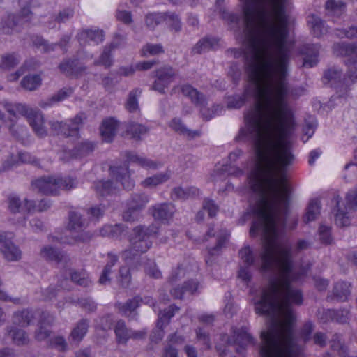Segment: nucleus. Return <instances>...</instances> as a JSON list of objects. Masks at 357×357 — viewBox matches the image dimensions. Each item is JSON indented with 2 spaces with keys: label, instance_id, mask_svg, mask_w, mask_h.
I'll return each instance as SVG.
<instances>
[{
  "label": "nucleus",
  "instance_id": "obj_51",
  "mask_svg": "<svg viewBox=\"0 0 357 357\" xmlns=\"http://www.w3.org/2000/svg\"><path fill=\"white\" fill-rule=\"evenodd\" d=\"M190 191H191V190H185L183 188H180V187L175 188L172 191V197L174 199L188 198L190 196Z\"/></svg>",
  "mask_w": 357,
  "mask_h": 357
},
{
  "label": "nucleus",
  "instance_id": "obj_44",
  "mask_svg": "<svg viewBox=\"0 0 357 357\" xmlns=\"http://www.w3.org/2000/svg\"><path fill=\"white\" fill-rule=\"evenodd\" d=\"M341 73L336 69H330L327 70L324 76V82L333 85L336 82L340 81Z\"/></svg>",
  "mask_w": 357,
  "mask_h": 357
},
{
  "label": "nucleus",
  "instance_id": "obj_36",
  "mask_svg": "<svg viewBox=\"0 0 357 357\" xmlns=\"http://www.w3.org/2000/svg\"><path fill=\"white\" fill-rule=\"evenodd\" d=\"M350 293V284L347 282H338L334 287V294L340 300H344Z\"/></svg>",
  "mask_w": 357,
  "mask_h": 357
},
{
  "label": "nucleus",
  "instance_id": "obj_19",
  "mask_svg": "<svg viewBox=\"0 0 357 357\" xmlns=\"http://www.w3.org/2000/svg\"><path fill=\"white\" fill-rule=\"evenodd\" d=\"M53 318L49 314H43L39 323V329L36 333V338L38 340H43L49 337L50 331L47 328L52 322Z\"/></svg>",
  "mask_w": 357,
  "mask_h": 357
},
{
  "label": "nucleus",
  "instance_id": "obj_37",
  "mask_svg": "<svg viewBox=\"0 0 357 357\" xmlns=\"http://www.w3.org/2000/svg\"><path fill=\"white\" fill-rule=\"evenodd\" d=\"M141 91L139 89H135L129 93V96L126 102V109L131 112H136L138 109L137 97L140 95Z\"/></svg>",
  "mask_w": 357,
  "mask_h": 357
},
{
  "label": "nucleus",
  "instance_id": "obj_38",
  "mask_svg": "<svg viewBox=\"0 0 357 357\" xmlns=\"http://www.w3.org/2000/svg\"><path fill=\"white\" fill-rule=\"evenodd\" d=\"M108 258L109 262L105 267L102 273L101 274L100 278L99 279V282L102 284H106V282L109 280L108 275L111 273L112 267L115 264L116 261V257L114 255L109 254Z\"/></svg>",
  "mask_w": 357,
  "mask_h": 357
},
{
  "label": "nucleus",
  "instance_id": "obj_13",
  "mask_svg": "<svg viewBox=\"0 0 357 357\" xmlns=\"http://www.w3.org/2000/svg\"><path fill=\"white\" fill-rule=\"evenodd\" d=\"M252 338L251 335L248 333L246 328H241L238 332H234V336L233 340H229L230 344H237L238 347L236 348L238 352L241 353V349H244L249 344H252Z\"/></svg>",
  "mask_w": 357,
  "mask_h": 357
},
{
  "label": "nucleus",
  "instance_id": "obj_15",
  "mask_svg": "<svg viewBox=\"0 0 357 357\" xmlns=\"http://www.w3.org/2000/svg\"><path fill=\"white\" fill-rule=\"evenodd\" d=\"M103 38L102 31L95 29L82 31L78 36V39L81 43L91 42L98 44L103 40Z\"/></svg>",
  "mask_w": 357,
  "mask_h": 357
},
{
  "label": "nucleus",
  "instance_id": "obj_3",
  "mask_svg": "<svg viewBox=\"0 0 357 357\" xmlns=\"http://www.w3.org/2000/svg\"><path fill=\"white\" fill-rule=\"evenodd\" d=\"M153 233V228L137 227L133 229L130 238L131 248L123 253L126 261H128L130 254L135 255L145 252L150 248L152 244L150 237Z\"/></svg>",
  "mask_w": 357,
  "mask_h": 357
},
{
  "label": "nucleus",
  "instance_id": "obj_10",
  "mask_svg": "<svg viewBox=\"0 0 357 357\" xmlns=\"http://www.w3.org/2000/svg\"><path fill=\"white\" fill-rule=\"evenodd\" d=\"M334 53L337 56H347L348 63H356L357 62V47L344 43L335 45Z\"/></svg>",
  "mask_w": 357,
  "mask_h": 357
},
{
  "label": "nucleus",
  "instance_id": "obj_20",
  "mask_svg": "<svg viewBox=\"0 0 357 357\" xmlns=\"http://www.w3.org/2000/svg\"><path fill=\"white\" fill-rule=\"evenodd\" d=\"M261 357H303L300 350H260Z\"/></svg>",
  "mask_w": 357,
  "mask_h": 357
},
{
  "label": "nucleus",
  "instance_id": "obj_40",
  "mask_svg": "<svg viewBox=\"0 0 357 357\" xmlns=\"http://www.w3.org/2000/svg\"><path fill=\"white\" fill-rule=\"evenodd\" d=\"M94 148V144L90 142H81L79 147L70 153L71 157L77 158L91 151Z\"/></svg>",
  "mask_w": 357,
  "mask_h": 357
},
{
  "label": "nucleus",
  "instance_id": "obj_55",
  "mask_svg": "<svg viewBox=\"0 0 357 357\" xmlns=\"http://www.w3.org/2000/svg\"><path fill=\"white\" fill-rule=\"evenodd\" d=\"M177 309L173 306H169L167 309L164 310V312L161 314V321L162 324L168 323L169 320L171 317H172L174 314L175 310Z\"/></svg>",
  "mask_w": 357,
  "mask_h": 357
},
{
  "label": "nucleus",
  "instance_id": "obj_21",
  "mask_svg": "<svg viewBox=\"0 0 357 357\" xmlns=\"http://www.w3.org/2000/svg\"><path fill=\"white\" fill-rule=\"evenodd\" d=\"M114 333L119 344H126L130 340V329L127 328L125 323L122 321H117Z\"/></svg>",
  "mask_w": 357,
  "mask_h": 357
},
{
  "label": "nucleus",
  "instance_id": "obj_24",
  "mask_svg": "<svg viewBox=\"0 0 357 357\" xmlns=\"http://www.w3.org/2000/svg\"><path fill=\"white\" fill-rule=\"evenodd\" d=\"M226 171H227V167L222 169L219 165H216L213 174H211V177L214 181L224 179L226 176ZM228 171L229 174L234 176H240L243 174V171L237 168L234 169V167H229Z\"/></svg>",
  "mask_w": 357,
  "mask_h": 357
},
{
  "label": "nucleus",
  "instance_id": "obj_49",
  "mask_svg": "<svg viewBox=\"0 0 357 357\" xmlns=\"http://www.w3.org/2000/svg\"><path fill=\"white\" fill-rule=\"evenodd\" d=\"M249 266H250L248 265L241 266L238 273V278L245 283H248L251 278V273Z\"/></svg>",
  "mask_w": 357,
  "mask_h": 357
},
{
  "label": "nucleus",
  "instance_id": "obj_54",
  "mask_svg": "<svg viewBox=\"0 0 357 357\" xmlns=\"http://www.w3.org/2000/svg\"><path fill=\"white\" fill-rule=\"evenodd\" d=\"M119 276L122 286L128 285L130 280L129 269L125 266L121 267L119 271Z\"/></svg>",
  "mask_w": 357,
  "mask_h": 357
},
{
  "label": "nucleus",
  "instance_id": "obj_59",
  "mask_svg": "<svg viewBox=\"0 0 357 357\" xmlns=\"http://www.w3.org/2000/svg\"><path fill=\"white\" fill-rule=\"evenodd\" d=\"M112 326V319L109 316L101 319L100 323L97 325V331L99 330H102V331H106L108 329L111 328Z\"/></svg>",
  "mask_w": 357,
  "mask_h": 357
},
{
  "label": "nucleus",
  "instance_id": "obj_17",
  "mask_svg": "<svg viewBox=\"0 0 357 357\" xmlns=\"http://www.w3.org/2000/svg\"><path fill=\"white\" fill-rule=\"evenodd\" d=\"M33 159L31 155L26 152H19L17 155L14 156L13 154L10 159L4 161L3 163V170H8L19 162H31Z\"/></svg>",
  "mask_w": 357,
  "mask_h": 357
},
{
  "label": "nucleus",
  "instance_id": "obj_31",
  "mask_svg": "<svg viewBox=\"0 0 357 357\" xmlns=\"http://www.w3.org/2000/svg\"><path fill=\"white\" fill-rule=\"evenodd\" d=\"M19 1H20V4L22 6H23L24 7L22 8L21 15H20L19 20H17V21H15L14 20H13V26H17V24L18 23L26 22L29 21V15L31 14V12L29 8L25 7V5L26 3L29 2V4L33 5V6L36 5V0H19Z\"/></svg>",
  "mask_w": 357,
  "mask_h": 357
},
{
  "label": "nucleus",
  "instance_id": "obj_64",
  "mask_svg": "<svg viewBox=\"0 0 357 357\" xmlns=\"http://www.w3.org/2000/svg\"><path fill=\"white\" fill-rule=\"evenodd\" d=\"M73 15V11L72 10H65L59 14L58 17H56V20L58 22H64L67 19L71 17Z\"/></svg>",
  "mask_w": 357,
  "mask_h": 357
},
{
  "label": "nucleus",
  "instance_id": "obj_50",
  "mask_svg": "<svg viewBox=\"0 0 357 357\" xmlns=\"http://www.w3.org/2000/svg\"><path fill=\"white\" fill-rule=\"evenodd\" d=\"M319 236L320 239L323 243L330 244L332 242L329 227L326 226H321L319 228Z\"/></svg>",
  "mask_w": 357,
  "mask_h": 357
},
{
  "label": "nucleus",
  "instance_id": "obj_63",
  "mask_svg": "<svg viewBox=\"0 0 357 357\" xmlns=\"http://www.w3.org/2000/svg\"><path fill=\"white\" fill-rule=\"evenodd\" d=\"M155 60L139 62L136 65V70H149L155 64Z\"/></svg>",
  "mask_w": 357,
  "mask_h": 357
},
{
  "label": "nucleus",
  "instance_id": "obj_25",
  "mask_svg": "<svg viewBox=\"0 0 357 357\" xmlns=\"http://www.w3.org/2000/svg\"><path fill=\"white\" fill-rule=\"evenodd\" d=\"M61 71L68 74L78 76L84 70L80 63L77 61H66L61 63L59 66Z\"/></svg>",
  "mask_w": 357,
  "mask_h": 357
},
{
  "label": "nucleus",
  "instance_id": "obj_29",
  "mask_svg": "<svg viewBox=\"0 0 357 357\" xmlns=\"http://www.w3.org/2000/svg\"><path fill=\"white\" fill-rule=\"evenodd\" d=\"M169 126L176 132L184 135L188 137H193L197 135V132H192L186 128L179 119L175 118L170 122Z\"/></svg>",
  "mask_w": 357,
  "mask_h": 357
},
{
  "label": "nucleus",
  "instance_id": "obj_8",
  "mask_svg": "<svg viewBox=\"0 0 357 357\" xmlns=\"http://www.w3.org/2000/svg\"><path fill=\"white\" fill-rule=\"evenodd\" d=\"M82 122V116L77 115L75 119L69 120L68 123L57 122L53 126L55 130L65 135L77 137V131Z\"/></svg>",
  "mask_w": 357,
  "mask_h": 357
},
{
  "label": "nucleus",
  "instance_id": "obj_18",
  "mask_svg": "<svg viewBox=\"0 0 357 357\" xmlns=\"http://www.w3.org/2000/svg\"><path fill=\"white\" fill-rule=\"evenodd\" d=\"M140 301L139 298L135 297L128 301L126 304H120L119 308L124 315L128 317L139 305ZM142 301L146 304L154 306V302L150 301L147 298H144Z\"/></svg>",
  "mask_w": 357,
  "mask_h": 357
},
{
  "label": "nucleus",
  "instance_id": "obj_14",
  "mask_svg": "<svg viewBox=\"0 0 357 357\" xmlns=\"http://www.w3.org/2000/svg\"><path fill=\"white\" fill-rule=\"evenodd\" d=\"M321 204L318 199H311L306 208V212L303 216V221L310 222L315 220L320 214Z\"/></svg>",
  "mask_w": 357,
  "mask_h": 357
},
{
  "label": "nucleus",
  "instance_id": "obj_46",
  "mask_svg": "<svg viewBox=\"0 0 357 357\" xmlns=\"http://www.w3.org/2000/svg\"><path fill=\"white\" fill-rule=\"evenodd\" d=\"M19 62L18 57L15 54H8L3 56L1 63V68L4 70H8L13 68Z\"/></svg>",
  "mask_w": 357,
  "mask_h": 357
},
{
  "label": "nucleus",
  "instance_id": "obj_27",
  "mask_svg": "<svg viewBox=\"0 0 357 357\" xmlns=\"http://www.w3.org/2000/svg\"><path fill=\"white\" fill-rule=\"evenodd\" d=\"M50 202L47 199H42L38 204H36L32 200H26V207L29 213L35 212H41L47 210L50 207Z\"/></svg>",
  "mask_w": 357,
  "mask_h": 357
},
{
  "label": "nucleus",
  "instance_id": "obj_22",
  "mask_svg": "<svg viewBox=\"0 0 357 357\" xmlns=\"http://www.w3.org/2000/svg\"><path fill=\"white\" fill-rule=\"evenodd\" d=\"M178 91H180L183 96L190 98L191 100L196 104L202 102V96L190 85H183L174 89L175 93Z\"/></svg>",
  "mask_w": 357,
  "mask_h": 357
},
{
  "label": "nucleus",
  "instance_id": "obj_35",
  "mask_svg": "<svg viewBox=\"0 0 357 357\" xmlns=\"http://www.w3.org/2000/svg\"><path fill=\"white\" fill-rule=\"evenodd\" d=\"M239 257L244 265L251 266L255 261V256L251 248L246 245L239 251Z\"/></svg>",
  "mask_w": 357,
  "mask_h": 357
},
{
  "label": "nucleus",
  "instance_id": "obj_41",
  "mask_svg": "<svg viewBox=\"0 0 357 357\" xmlns=\"http://www.w3.org/2000/svg\"><path fill=\"white\" fill-rule=\"evenodd\" d=\"M123 231V226L121 224L115 225H105L100 231V235L102 236H115L120 235Z\"/></svg>",
  "mask_w": 357,
  "mask_h": 357
},
{
  "label": "nucleus",
  "instance_id": "obj_43",
  "mask_svg": "<svg viewBox=\"0 0 357 357\" xmlns=\"http://www.w3.org/2000/svg\"><path fill=\"white\" fill-rule=\"evenodd\" d=\"M93 187L95 190L102 196L113 192V187L109 181L103 182L102 181H99L94 183Z\"/></svg>",
  "mask_w": 357,
  "mask_h": 357
},
{
  "label": "nucleus",
  "instance_id": "obj_48",
  "mask_svg": "<svg viewBox=\"0 0 357 357\" xmlns=\"http://www.w3.org/2000/svg\"><path fill=\"white\" fill-rule=\"evenodd\" d=\"M109 52L110 50L105 49L101 54L100 59L96 62V65H102L105 68L109 67L112 63Z\"/></svg>",
  "mask_w": 357,
  "mask_h": 357
},
{
  "label": "nucleus",
  "instance_id": "obj_26",
  "mask_svg": "<svg viewBox=\"0 0 357 357\" xmlns=\"http://www.w3.org/2000/svg\"><path fill=\"white\" fill-rule=\"evenodd\" d=\"M305 56L303 61V66L311 68L318 62V50L316 46H311L307 48L305 52Z\"/></svg>",
  "mask_w": 357,
  "mask_h": 357
},
{
  "label": "nucleus",
  "instance_id": "obj_56",
  "mask_svg": "<svg viewBox=\"0 0 357 357\" xmlns=\"http://www.w3.org/2000/svg\"><path fill=\"white\" fill-rule=\"evenodd\" d=\"M73 93L71 89H63L58 92V93L53 96L51 101L59 102L63 100L66 97Z\"/></svg>",
  "mask_w": 357,
  "mask_h": 357
},
{
  "label": "nucleus",
  "instance_id": "obj_5",
  "mask_svg": "<svg viewBox=\"0 0 357 357\" xmlns=\"http://www.w3.org/2000/svg\"><path fill=\"white\" fill-rule=\"evenodd\" d=\"M33 314L29 310L17 312L13 317V323L16 325L11 328L8 333L12 337L13 342L17 345H24L28 343L29 338L24 332L17 327H24L31 323V318Z\"/></svg>",
  "mask_w": 357,
  "mask_h": 357
},
{
  "label": "nucleus",
  "instance_id": "obj_12",
  "mask_svg": "<svg viewBox=\"0 0 357 357\" xmlns=\"http://www.w3.org/2000/svg\"><path fill=\"white\" fill-rule=\"evenodd\" d=\"M110 171L111 174L115 176L117 180H120L121 185L125 189L131 190L133 188L134 183L130 178V172L127 167H112Z\"/></svg>",
  "mask_w": 357,
  "mask_h": 357
},
{
  "label": "nucleus",
  "instance_id": "obj_60",
  "mask_svg": "<svg viewBox=\"0 0 357 357\" xmlns=\"http://www.w3.org/2000/svg\"><path fill=\"white\" fill-rule=\"evenodd\" d=\"M204 208L208 212L210 216H214L218 212V207L211 200H206Z\"/></svg>",
  "mask_w": 357,
  "mask_h": 357
},
{
  "label": "nucleus",
  "instance_id": "obj_39",
  "mask_svg": "<svg viewBox=\"0 0 357 357\" xmlns=\"http://www.w3.org/2000/svg\"><path fill=\"white\" fill-rule=\"evenodd\" d=\"M41 256L46 259L59 262L62 259V255L50 246L43 248L41 250Z\"/></svg>",
  "mask_w": 357,
  "mask_h": 357
},
{
  "label": "nucleus",
  "instance_id": "obj_61",
  "mask_svg": "<svg viewBox=\"0 0 357 357\" xmlns=\"http://www.w3.org/2000/svg\"><path fill=\"white\" fill-rule=\"evenodd\" d=\"M51 344L59 350H64L66 344L65 340L62 337H56L51 340Z\"/></svg>",
  "mask_w": 357,
  "mask_h": 357
},
{
  "label": "nucleus",
  "instance_id": "obj_53",
  "mask_svg": "<svg viewBox=\"0 0 357 357\" xmlns=\"http://www.w3.org/2000/svg\"><path fill=\"white\" fill-rule=\"evenodd\" d=\"M213 47V43L212 40L209 38H206V39H204V40L199 41L197 44V45L195 48V51H196L197 52H201L205 51L208 48Z\"/></svg>",
  "mask_w": 357,
  "mask_h": 357
},
{
  "label": "nucleus",
  "instance_id": "obj_57",
  "mask_svg": "<svg viewBox=\"0 0 357 357\" xmlns=\"http://www.w3.org/2000/svg\"><path fill=\"white\" fill-rule=\"evenodd\" d=\"M139 215V209L136 208H130L128 211H126L123 218L126 221H134L137 219Z\"/></svg>",
  "mask_w": 357,
  "mask_h": 357
},
{
  "label": "nucleus",
  "instance_id": "obj_42",
  "mask_svg": "<svg viewBox=\"0 0 357 357\" xmlns=\"http://www.w3.org/2000/svg\"><path fill=\"white\" fill-rule=\"evenodd\" d=\"M71 280L73 282L84 287L88 286L91 283L88 275L84 271L72 273Z\"/></svg>",
  "mask_w": 357,
  "mask_h": 357
},
{
  "label": "nucleus",
  "instance_id": "obj_45",
  "mask_svg": "<svg viewBox=\"0 0 357 357\" xmlns=\"http://www.w3.org/2000/svg\"><path fill=\"white\" fill-rule=\"evenodd\" d=\"M174 213V207L171 204H163L158 209V220H166L170 218Z\"/></svg>",
  "mask_w": 357,
  "mask_h": 357
},
{
  "label": "nucleus",
  "instance_id": "obj_6",
  "mask_svg": "<svg viewBox=\"0 0 357 357\" xmlns=\"http://www.w3.org/2000/svg\"><path fill=\"white\" fill-rule=\"evenodd\" d=\"M346 205L343 202L337 203V211L335 213V222L339 227L350 225L349 212L357 206V192L349 191L345 198Z\"/></svg>",
  "mask_w": 357,
  "mask_h": 357
},
{
  "label": "nucleus",
  "instance_id": "obj_28",
  "mask_svg": "<svg viewBox=\"0 0 357 357\" xmlns=\"http://www.w3.org/2000/svg\"><path fill=\"white\" fill-rule=\"evenodd\" d=\"M344 4L336 0H328L326 3V10L329 15H340L344 11Z\"/></svg>",
  "mask_w": 357,
  "mask_h": 357
},
{
  "label": "nucleus",
  "instance_id": "obj_11",
  "mask_svg": "<svg viewBox=\"0 0 357 357\" xmlns=\"http://www.w3.org/2000/svg\"><path fill=\"white\" fill-rule=\"evenodd\" d=\"M307 24L311 33L315 37L319 38L327 31L322 20L314 14L307 16Z\"/></svg>",
  "mask_w": 357,
  "mask_h": 357
},
{
  "label": "nucleus",
  "instance_id": "obj_7",
  "mask_svg": "<svg viewBox=\"0 0 357 357\" xmlns=\"http://www.w3.org/2000/svg\"><path fill=\"white\" fill-rule=\"evenodd\" d=\"M13 235L11 233H0V250L8 261H17L21 258L20 250L11 241Z\"/></svg>",
  "mask_w": 357,
  "mask_h": 357
},
{
  "label": "nucleus",
  "instance_id": "obj_2",
  "mask_svg": "<svg viewBox=\"0 0 357 357\" xmlns=\"http://www.w3.org/2000/svg\"><path fill=\"white\" fill-rule=\"evenodd\" d=\"M76 186V182L71 178H56L47 176L40 178L32 183L33 189L45 195H56L62 190H70Z\"/></svg>",
  "mask_w": 357,
  "mask_h": 357
},
{
  "label": "nucleus",
  "instance_id": "obj_30",
  "mask_svg": "<svg viewBox=\"0 0 357 357\" xmlns=\"http://www.w3.org/2000/svg\"><path fill=\"white\" fill-rule=\"evenodd\" d=\"M199 288V284L197 282L195 281H190L189 282L185 287L180 288H175L172 290V294L174 297L176 298H182L183 294L185 292H189L190 294H193Z\"/></svg>",
  "mask_w": 357,
  "mask_h": 357
},
{
  "label": "nucleus",
  "instance_id": "obj_16",
  "mask_svg": "<svg viewBox=\"0 0 357 357\" xmlns=\"http://www.w3.org/2000/svg\"><path fill=\"white\" fill-rule=\"evenodd\" d=\"M174 73L172 68H167L158 71V91H163L174 79Z\"/></svg>",
  "mask_w": 357,
  "mask_h": 357
},
{
  "label": "nucleus",
  "instance_id": "obj_1",
  "mask_svg": "<svg viewBox=\"0 0 357 357\" xmlns=\"http://www.w3.org/2000/svg\"><path fill=\"white\" fill-rule=\"evenodd\" d=\"M6 109L9 113L10 118V123H8L7 126L14 135L19 137L17 130L15 129V124L14 121L19 119V116H26L28 121L32 127L33 131L40 137H43L47 133V130L44 126V119L42 114L32 108L28 107L26 105L16 103V104H7Z\"/></svg>",
  "mask_w": 357,
  "mask_h": 357
},
{
  "label": "nucleus",
  "instance_id": "obj_34",
  "mask_svg": "<svg viewBox=\"0 0 357 357\" xmlns=\"http://www.w3.org/2000/svg\"><path fill=\"white\" fill-rule=\"evenodd\" d=\"M162 21L166 22V24L172 27L176 31L180 29V20L177 15L174 14L165 15L160 14L158 15V24Z\"/></svg>",
  "mask_w": 357,
  "mask_h": 357
},
{
  "label": "nucleus",
  "instance_id": "obj_4",
  "mask_svg": "<svg viewBox=\"0 0 357 357\" xmlns=\"http://www.w3.org/2000/svg\"><path fill=\"white\" fill-rule=\"evenodd\" d=\"M84 223L81 220V216L77 213L73 212L70 214L68 229L65 231L64 236H52L61 243L74 244L79 241H86L89 237L87 234L82 233Z\"/></svg>",
  "mask_w": 357,
  "mask_h": 357
},
{
  "label": "nucleus",
  "instance_id": "obj_32",
  "mask_svg": "<svg viewBox=\"0 0 357 357\" xmlns=\"http://www.w3.org/2000/svg\"><path fill=\"white\" fill-rule=\"evenodd\" d=\"M88 326L86 321L83 320L80 321L71 333L72 340L75 342H79L86 335Z\"/></svg>",
  "mask_w": 357,
  "mask_h": 357
},
{
  "label": "nucleus",
  "instance_id": "obj_47",
  "mask_svg": "<svg viewBox=\"0 0 357 357\" xmlns=\"http://www.w3.org/2000/svg\"><path fill=\"white\" fill-rule=\"evenodd\" d=\"M128 131L132 134L133 137L138 138L141 135L145 133L147 129L141 124L132 123L129 126Z\"/></svg>",
  "mask_w": 357,
  "mask_h": 357
},
{
  "label": "nucleus",
  "instance_id": "obj_52",
  "mask_svg": "<svg viewBox=\"0 0 357 357\" xmlns=\"http://www.w3.org/2000/svg\"><path fill=\"white\" fill-rule=\"evenodd\" d=\"M116 18L118 20L125 23L130 24L132 22V16L130 12L123 10L119 8L116 13Z\"/></svg>",
  "mask_w": 357,
  "mask_h": 357
},
{
  "label": "nucleus",
  "instance_id": "obj_9",
  "mask_svg": "<svg viewBox=\"0 0 357 357\" xmlns=\"http://www.w3.org/2000/svg\"><path fill=\"white\" fill-rule=\"evenodd\" d=\"M119 123L113 118L106 119L100 127L101 136L104 141L111 142L116 135Z\"/></svg>",
  "mask_w": 357,
  "mask_h": 357
},
{
  "label": "nucleus",
  "instance_id": "obj_58",
  "mask_svg": "<svg viewBox=\"0 0 357 357\" xmlns=\"http://www.w3.org/2000/svg\"><path fill=\"white\" fill-rule=\"evenodd\" d=\"M336 35L342 38H357V28L351 27L348 31L337 30Z\"/></svg>",
  "mask_w": 357,
  "mask_h": 357
},
{
  "label": "nucleus",
  "instance_id": "obj_33",
  "mask_svg": "<svg viewBox=\"0 0 357 357\" xmlns=\"http://www.w3.org/2000/svg\"><path fill=\"white\" fill-rule=\"evenodd\" d=\"M40 84L41 79L38 75L26 76L21 82L22 86L29 91L35 90Z\"/></svg>",
  "mask_w": 357,
  "mask_h": 357
},
{
  "label": "nucleus",
  "instance_id": "obj_62",
  "mask_svg": "<svg viewBox=\"0 0 357 357\" xmlns=\"http://www.w3.org/2000/svg\"><path fill=\"white\" fill-rule=\"evenodd\" d=\"M156 54V46L151 44H147L145 45L142 50V54L143 56H153Z\"/></svg>",
  "mask_w": 357,
  "mask_h": 357
},
{
  "label": "nucleus",
  "instance_id": "obj_23",
  "mask_svg": "<svg viewBox=\"0 0 357 357\" xmlns=\"http://www.w3.org/2000/svg\"><path fill=\"white\" fill-rule=\"evenodd\" d=\"M26 200H29L28 199H25L24 202H21L18 197L15 195H12L8 197V208L13 213H23L24 212H27V208L26 207Z\"/></svg>",
  "mask_w": 357,
  "mask_h": 357
}]
</instances>
